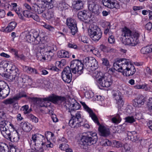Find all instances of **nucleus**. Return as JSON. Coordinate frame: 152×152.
<instances>
[{
	"mask_svg": "<svg viewBox=\"0 0 152 152\" xmlns=\"http://www.w3.org/2000/svg\"><path fill=\"white\" fill-rule=\"evenodd\" d=\"M65 106L67 107H70L71 110L68 112L70 113L71 117L69 122V125L72 128H77L80 127L83 121V116L80 111H77L75 115H73V112L75 110L80 109V105L75 99H73L69 101L65 102Z\"/></svg>",
	"mask_w": 152,
	"mask_h": 152,
	"instance_id": "nucleus-1",
	"label": "nucleus"
},
{
	"mask_svg": "<svg viewBox=\"0 0 152 152\" xmlns=\"http://www.w3.org/2000/svg\"><path fill=\"white\" fill-rule=\"evenodd\" d=\"M113 66L124 76H132L136 71L134 66L131 64L129 60L125 58L121 59L116 61L113 64Z\"/></svg>",
	"mask_w": 152,
	"mask_h": 152,
	"instance_id": "nucleus-2",
	"label": "nucleus"
},
{
	"mask_svg": "<svg viewBox=\"0 0 152 152\" xmlns=\"http://www.w3.org/2000/svg\"><path fill=\"white\" fill-rule=\"evenodd\" d=\"M122 36L125 38V44L132 46H136L138 43L139 34L137 32L132 33L127 27H125L122 30Z\"/></svg>",
	"mask_w": 152,
	"mask_h": 152,
	"instance_id": "nucleus-3",
	"label": "nucleus"
},
{
	"mask_svg": "<svg viewBox=\"0 0 152 152\" xmlns=\"http://www.w3.org/2000/svg\"><path fill=\"white\" fill-rule=\"evenodd\" d=\"M84 64L82 61L79 60H74L71 62L70 67H65L62 72V75H72L71 70L72 73L80 75L83 73Z\"/></svg>",
	"mask_w": 152,
	"mask_h": 152,
	"instance_id": "nucleus-4",
	"label": "nucleus"
},
{
	"mask_svg": "<svg viewBox=\"0 0 152 152\" xmlns=\"http://www.w3.org/2000/svg\"><path fill=\"white\" fill-rule=\"evenodd\" d=\"M98 139L97 134L92 132H88L85 133L81 139V142L83 148L85 150L88 148V146L95 144Z\"/></svg>",
	"mask_w": 152,
	"mask_h": 152,
	"instance_id": "nucleus-5",
	"label": "nucleus"
},
{
	"mask_svg": "<svg viewBox=\"0 0 152 152\" xmlns=\"http://www.w3.org/2000/svg\"><path fill=\"white\" fill-rule=\"evenodd\" d=\"M88 34L90 38L94 41H98L102 37V32L96 26L91 27L88 30Z\"/></svg>",
	"mask_w": 152,
	"mask_h": 152,
	"instance_id": "nucleus-6",
	"label": "nucleus"
},
{
	"mask_svg": "<svg viewBox=\"0 0 152 152\" xmlns=\"http://www.w3.org/2000/svg\"><path fill=\"white\" fill-rule=\"evenodd\" d=\"M0 124V130L3 136L9 140L11 134V132L8 128V125H10L12 127L13 125L10 122L5 121L4 122H1Z\"/></svg>",
	"mask_w": 152,
	"mask_h": 152,
	"instance_id": "nucleus-7",
	"label": "nucleus"
},
{
	"mask_svg": "<svg viewBox=\"0 0 152 152\" xmlns=\"http://www.w3.org/2000/svg\"><path fill=\"white\" fill-rule=\"evenodd\" d=\"M113 80L112 76L108 75L102 76L98 80V83L103 87H108L112 84Z\"/></svg>",
	"mask_w": 152,
	"mask_h": 152,
	"instance_id": "nucleus-8",
	"label": "nucleus"
},
{
	"mask_svg": "<svg viewBox=\"0 0 152 152\" xmlns=\"http://www.w3.org/2000/svg\"><path fill=\"white\" fill-rule=\"evenodd\" d=\"M10 72L9 75L8 76L7 78L9 79L11 81H13L15 80H18L20 73L18 69L15 65H12L11 68L10 69Z\"/></svg>",
	"mask_w": 152,
	"mask_h": 152,
	"instance_id": "nucleus-9",
	"label": "nucleus"
},
{
	"mask_svg": "<svg viewBox=\"0 0 152 152\" xmlns=\"http://www.w3.org/2000/svg\"><path fill=\"white\" fill-rule=\"evenodd\" d=\"M88 9L91 12L97 15L100 13L99 7L96 0H89Z\"/></svg>",
	"mask_w": 152,
	"mask_h": 152,
	"instance_id": "nucleus-10",
	"label": "nucleus"
},
{
	"mask_svg": "<svg viewBox=\"0 0 152 152\" xmlns=\"http://www.w3.org/2000/svg\"><path fill=\"white\" fill-rule=\"evenodd\" d=\"M50 46H47L45 47L44 44L42 43L40 44L38 48V51L39 52L37 53V56L38 60H41L42 59L44 60L46 59V57L44 56L45 53L47 51H50Z\"/></svg>",
	"mask_w": 152,
	"mask_h": 152,
	"instance_id": "nucleus-11",
	"label": "nucleus"
},
{
	"mask_svg": "<svg viewBox=\"0 0 152 152\" xmlns=\"http://www.w3.org/2000/svg\"><path fill=\"white\" fill-rule=\"evenodd\" d=\"M10 92L9 86L4 82H0V97L5 98L8 96Z\"/></svg>",
	"mask_w": 152,
	"mask_h": 152,
	"instance_id": "nucleus-12",
	"label": "nucleus"
},
{
	"mask_svg": "<svg viewBox=\"0 0 152 152\" xmlns=\"http://www.w3.org/2000/svg\"><path fill=\"white\" fill-rule=\"evenodd\" d=\"M26 97L27 95L25 92L23 91L19 92L13 98H10L5 100L3 103L6 104H11L14 103L15 101L19 100L22 97Z\"/></svg>",
	"mask_w": 152,
	"mask_h": 152,
	"instance_id": "nucleus-13",
	"label": "nucleus"
},
{
	"mask_svg": "<svg viewBox=\"0 0 152 152\" xmlns=\"http://www.w3.org/2000/svg\"><path fill=\"white\" fill-rule=\"evenodd\" d=\"M66 23L70 28L72 34L75 35L78 31L76 20L72 18H68L66 20Z\"/></svg>",
	"mask_w": 152,
	"mask_h": 152,
	"instance_id": "nucleus-14",
	"label": "nucleus"
},
{
	"mask_svg": "<svg viewBox=\"0 0 152 152\" xmlns=\"http://www.w3.org/2000/svg\"><path fill=\"white\" fill-rule=\"evenodd\" d=\"M88 61L86 63V66H88L87 67L91 71H94L96 70L98 67V62L93 57H90L88 58Z\"/></svg>",
	"mask_w": 152,
	"mask_h": 152,
	"instance_id": "nucleus-15",
	"label": "nucleus"
},
{
	"mask_svg": "<svg viewBox=\"0 0 152 152\" xmlns=\"http://www.w3.org/2000/svg\"><path fill=\"white\" fill-rule=\"evenodd\" d=\"M102 2L104 6L110 9L114 8L118 9L120 7L119 3L114 0H102Z\"/></svg>",
	"mask_w": 152,
	"mask_h": 152,
	"instance_id": "nucleus-16",
	"label": "nucleus"
},
{
	"mask_svg": "<svg viewBox=\"0 0 152 152\" xmlns=\"http://www.w3.org/2000/svg\"><path fill=\"white\" fill-rule=\"evenodd\" d=\"M113 96L115 100L117 101V104L118 107H121L124 104V101L123 100V96L121 92L118 91L114 92Z\"/></svg>",
	"mask_w": 152,
	"mask_h": 152,
	"instance_id": "nucleus-17",
	"label": "nucleus"
},
{
	"mask_svg": "<svg viewBox=\"0 0 152 152\" xmlns=\"http://www.w3.org/2000/svg\"><path fill=\"white\" fill-rule=\"evenodd\" d=\"M85 110L89 114L93 120L95 122L99 124L98 119L96 115L94 113L93 111L85 104L84 102H81Z\"/></svg>",
	"mask_w": 152,
	"mask_h": 152,
	"instance_id": "nucleus-18",
	"label": "nucleus"
},
{
	"mask_svg": "<svg viewBox=\"0 0 152 152\" xmlns=\"http://www.w3.org/2000/svg\"><path fill=\"white\" fill-rule=\"evenodd\" d=\"M146 101V98L142 95H138L134 100L133 104L134 107H139L143 105Z\"/></svg>",
	"mask_w": 152,
	"mask_h": 152,
	"instance_id": "nucleus-19",
	"label": "nucleus"
},
{
	"mask_svg": "<svg viewBox=\"0 0 152 152\" xmlns=\"http://www.w3.org/2000/svg\"><path fill=\"white\" fill-rule=\"evenodd\" d=\"M32 33V36L35 38L34 45L39 44L40 42H42L45 39V37L44 36L42 37L41 34L39 35L38 32L34 30Z\"/></svg>",
	"mask_w": 152,
	"mask_h": 152,
	"instance_id": "nucleus-20",
	"label": "nucleus"
},
{
	"mask_svg": "<svg viewBox=\"0 0 152 152\" xmlns=\"http://www.w3.org/2000/svg\"><path fill=\"white\" fill-rule=\"evenodd\" d=\"M97 125L99 126L98 128V130L101 133V136H107L109 135L110 134L109 129L106 127L105 126L101 125L99 122L98 124L95 121H94Z\"/></svg>",
	"mask_w": 152,
	"mask_h": 152,
	"instance_id": "nucleus-21",
	"label": "nucleus"
},
{
	"mask_svg": "<svg viewBox=\"0 0 152 152\" xmlns=\"http://www.w3.org/2000/svg\"><path fill=\"white\" fill-rule=\"evenodd\" d=\"M65 99L64 97L57 96H51L47 98H44V100L51 102L55 104H56L59 101H63Z\"/></svg>",
	"mask_w": 152,
	"mask_h": 152,
	"instance_id": "nucleus-22",
	"label": "nucleus"
},
{
	"mask_svg": "<svg viewBox=\"0 0 152 152\" xmlns=\"http://www.w3.org/2000/svg\"><path fill=\"white\" fill-rule=\"evenodd\" d=\"M53 5H50V7L49 8L48 12L46 14L42 15V16L48 20L53 19L54 17V10L53 9Z\"/></svg>",
	"mask_w": 152,
	"mask_h": 152,
	"instance_id": "nucleus-23",
	"label": "nucleus"
},
{
	"mask_svg": "<svg viewBox=\"0 0 152 152\" xmlns=\"http://www.w3.org/2000/svg\"><path fill=\"white\" fill-rule=\"evenodd\" d=\"M83 4V0H75L72 3L74 8L77 10L82 9Z\"/></svg>",
	"mask_w": 152,
	"mask_h": 152,
	"instance_id": "nucleus-24",
	"label": "nucleus"
},
{
	"mask_svg": "<svg viewBox=\"0 0 152 152\" xmlns=\"http://www.w3.org/2000/svg\"><path fill=\"white\" fill-rule=\"evenodd\" d=\"M23 69L24 72L30 74H37L38 72L37 70L34 68L29 66L24 65L23 66Z\"/></svg>",
	"mask_w": 152,
	"mask_h": 152,
	"instance_id": "nucleus-25",
	"label": "nucleus"
},
{
	"mask_svg": "<svg viewBox=\"0 0 152 152\" xmlns=\"http://www.w3.org/2000/svg\"><path fill=\"white\" fill-rule=\"evenodd\" d=\"M31 99L35 103L37 104L40 107H46L44 98L42 99L40 98L37 97H32Z\"/></svg>",
	"mask_w": 152,
	"mask_h": 152,
	"instance_id": "nucleus-26",
	"label": "nucleus"
},
{
	"mask_svg": "<svg viewBox=\"0 0 152 152\" xmlns=\"http://www.w3.org/2000/svg\"><path fill=\"white\" fill-rule=\"evenodd\" d=\"M20 125L22 129L26 132H30L32 128V126L31 124L25 121L21 122Z\"/></svg>",
	"mask_w": 152,
	"mask_h": 152,
	"instance_id": "nucleus-27",
	"label": "nucleus"
},
{
	"mask_svg": "<svg viewBox=\"0 0 152 152\" xmlns=\"http://www.w3.org/2000/svg\"><path fill=\"white\" fill-rule=\"evenodd\" d=\"M17 25L16 23L15 22H10L8 26L5 28H3L2 31L3 32L8 33L10 32L14 29Z\"/></svg>",
	"mask_w": 152,
	"mask_h": 152,
	"instance_id": "nucleus-28",
	"label": "nucleus"
},
{
	"mask_svg": "<svg viewBox=\"0 0 152 152\" xmlns=\"http://www.w3.org/2000/svg\"><path fill=\"white\" fill-rule=\"evenodd\" d=\"M77 16L78 18L82 21L84 20H87L89 18V15H87V11L85 10L79 11Z\"/></svg>",
	"mask_w": 152,
	"mask_h": 152,
	"instance_id": "nucleus-29",
	"label": "nucleus"
},
{
	"mask_svg": "<svg viewBox=\"0 0 152 152\" xmlns=\"http://www.w3.org/2000/svg\"><path fill=\"white\" fill-rule=\"evenodd\" d=\"M19 139V134L17 131H15L11 133L9 140L12 142H17Z\"/></svg>",
	"mask_w": 152,
	"mask_h": 152,
	"instance_id": "nucleus-30",
	"label": "nucleus"
},
{
	"mask_svg": "<svg viewBox=\"0 0 152 152\" xmlns=\"http://www.w3.org/2000/svg\"><path fill=\"white\" fill-rule=\"evenodd\" d=\"M35 147L34 149H32L31 152H42L44 151L43 148V143L35 144Z\"/></svg>",
	"mask_w": 152,
	"mask_h": 152,
	"instance_id": "nucleus-31",
	"label": "nucleus"
},
{
	"mask_svg": "<svg viewBox=\"0 0 152 152\" xmlns=\"http://www.w3.org/2000/svg\"><path fill=\"white\" fill-rule=\"evenodd\" d=\"M99 49L102 51L104 52L111 53L115 51V49L110 48L107 47L103 45H100Z\"/></svg>",
	"mask_w": 152,
	"mask_h": 152,
	"instance_id": "nucleus-32",
	"label": "nucleus"
},
{
	"mask_svg": "<svg viewBox=\"0 0 152 152\" xmlns=\"http://www.w3.org/2000/svg\"><path fill=\"white\" fill-rule=\"evenodd\" d=\"M140 51L143 54H146L152 52V45L142 48Z\"/></svg>",
	"mask_w": 152,
	"mask_h": 152,
	"instance_id": "nucleus-33",
	"label": "nucleus"
},
{
	"mask_svg": "<svg viewBox=\"0 0 152 152\" xmlns=\"http://www.w3.org/2000/svg\"><path fill=\"white\" fill-rule=\"evenodd\" d=\"M49 48L50 51L48 50L45 53H47L49 55L53 57L54 55V51L57 50L56 47L55 45H53L51 46H50Z\"/></svg>",
	"mask_w": 152,
	"mask_h": 152,
	"instance_id": "nucleus-34",
	"label": "nucleus"
},
{
	"mask_svg": "<svg viewBox=\"0 0 152 152\" xmlns=\"http://www.w3.org/2000/svg\"><path fill=\"white\" fill-rule=\"evenodd\" d=\"M128 137L129 138H130L131 140L133 142H136L139 139L137 134L135 131H133L132 133H131L130 135H129Z\"/></svg>",
	"mask_w": 152,
	"mask_h": 152,
	"instance_id": "nucleus-35",
	"label": "nucleus"
},
{
	"mask_svg": "<svg viewBox=\"0 0 152 152\" xmlns=\"http://www.w3.org/2000/svg\"><path fill=\"white\" fill-rule=\"evenodd\" d=\"M57 55L60 58H69V57L68 52L64 50L58 51Z\"/></svg>",
	"mask_w": 152,
	"mask_h": 152,
	"instance_id": "nucleus-36",
	"label": "nucleus"
},
{
	"mask_svg": "<svg viewBox=\"0 0 152 152\" xmlns=\"http://www.w3.org/2000/svg\"><path fill=\"white\" fill-rule=\"evenodd\" d=\"M43 136L42 135L39 134H35L34 135H33L31 137V139L33 142L35 143H37L36 142H38V141L42 140V138Z\"/></svg>",
	"mask_w": 152,
	"mask_h": 152,
	"instance_id": "nucleus-37",
	"label": "nucleus"
},
{
	"mask_svg": "<svg viewBox=\"0 0 152 152\" xmlns=\"http://www.w3.org/2000/svg\"><path fill=\"white\" fill-rule=\"evenodd\" d=\"M41 8L40 7L39 4L38 5L34 4L32 6L33 10H34V11L38 14H41L43 12L42 10H41Z\"/></svg>",
	"mask_w": 152,
	"mask_h": 152,
	"instance_id": "nucleus-38",
	"label": "nucleus"
},
{
	"mask_svg": "<svg viewBox=\"0 0 152 152\" xmlns=\"http://www.w3.org/2000/svg\"><path fill=\"white\" fill-rule=\"evenodd\" d=\"M26 38L28 42L34 44L35 38L33 37L31 34L28 33L27 34L26 36Z\"/></svg>",
	"mask_w": 152,
	"mask_h": 152,
	"instance_id": "nucleus-39",
	"label": "nucleus"
},
{
	"mask_svg": "<svg viewBox=\"0 0 152 152\" xmlns=\"http://www.w3.org/2000/svg\"><path fill=\"white\" fill-rule=\"evenodd\" d=\"M62 77L64 81L67 83H69L71 81L72 75H62Z\"/></svg>",
	"mask_w": 152,
	"mask_h": 152,
	"instance_id": "nucleus-40",
	"label": "nucleus"
},
{
	"mask_svg": "<svg viewBox=\"0 0 152 152\" xmlns=\"http://www.w3.org/2000/svg\"><path fill=\"white\" fill-rule=\"evenodd\" d=\"M20 78L22 80V82L24 83L26 82L27 81L30 82L31 81V78L29 76L25 74H22Z\"/></svg>",
	"mask_w": 152,
	"mask_h": 152,
	"instance_id": "nucleus-41",
	"label": "nucleus"
},
{
	"mask_svg": "<svg viewBox=\"0 0 152 152\" xmlns=\"http://www.w3.org/2000/svg\"><path fill=\"white\" fill-rule=\"evenodd\" d=\"M27 118L33 122L37 123L38 121V119L31 114H28L27 115Z\"/></svg>",
	"mask_w": 152,
	"mask_h": 152,
	"instance_id": "nucleus-42",
	"label": "nucleus"
},
{
	"mask_svg": "<svg viewBox=\"0 0 152 152\" xmlns=\"http://www.w3.org/2000/svg\"><path fill=\"white\" fill-rule=\"evenodd\" d=\"M121 118L119 114H117L112 119V122L115 124H118L121 121Z\"/></svg>",
	"mask_w": 152,
	"mask_h": 152,
	"instance_id": "nucleus-43",
	"label": "nucleus"
},
{
	"mask_svg": "<svg viewBox=\"0 0 152 152\" xmlns=\"http://www.w3.org/2000/svg\"><path fill=\"white\" fill-rule=\"evenodd\" d=\"M23 111L25 114H29V113L31 111V109L30 108L29 109V107L27 105H25L22 107Z\"/></svg>",
	"mask_w": 152,
	"mask_h": 152,
	"instance_id": "nucleus-44",
	"label": "nucleus"
},
{
	"mask_svg": "<svg viewBox=\"0 0 152 152\" xmlns=\"http://www.w3.org/2000/svg\"><path fill=\"white\" fill-rule=\"evenodd\" d=\"M147 85L145 84L142 85H137L134 86V87L136 89H145L146 90L147 89Z\"/></svg>",
	"mask_w": 152,
	"mask_h": 152,
	"instance_id": "nucleus-45",
	"label": "nucleus"
},
{
	"mask_svg": "<svg viewBox=\"0 0 152 152\" xmlns=\"http://www.w3.org/2000/svg\"><path fill=\"white\" fill-rule=\"evenodd\" d=\"M130 148L127 144L124 145V147L122 148L121 152H130Z\"/></svg>",
	"mask_w": 152,
	"mask_h": 152,
	"instance_id": "nucleus-46",
	"label": "nucleus"
},
{
	"mask_svg": "<svg viewBox=\"0 0 152 152\" xmlns=\"http://www.w3.org/2000/svg\"><path fill=\"white\" fill-rule=\"evenodd\" d=\"M32 13L30 11L26 10L23 11V15L27 18H29L30 17H31V15L32 14Z\"/></svg>",
	"mask_w": 152,
	"mask_h": 152,
	"instance_id": "nucleus-47",
	"label": "nucleus"
},
{
	"mask_svg": "<svg viewBox=\"0 0 152 152\" xmlns=\"http://www.w3.org/2000/svg\"><path fill=\"white\" fill-rule=\"evenodd\" d=\"M125 121L130 123H132L135 121V120L133 116H128L125 118Z\"/></svg>",
	"mask_w": 152,
	"mask_h": 152,
	"instance_id": "nucleus-48",
	"label": "nucleus"
},
{
	"mask_svg": "<svg viewBox=\"0 0 152 152\" xmlns=\"http://www.w3.org/2000/svg\"><path fill=\"white\" fill-rule=\"evenodd\" d=\"M85 96L86 98L89 99L93 96V94L91 92L86 91L85 93Z\"/></svg>",
	"mask_w": 152,
	"mask_h": 152,
	"instance_id": "nucleus-49",
	"label": "nucleus"
},
{
	"mask_svg": "<svg viewBox=\"0 0 152 152\" xmlns=\"http://www.w3.org/2000/svg\"><path fill=\"white\" fill-rule=\"evenodd\" d=\"M114 146L117 148H119L122 146V144L120 141L115 140L113 142Z\"/></svg>",
	"mask_w": 152,
	"mask_h": 152,
	"instance_id": "nucleus-50",
	"label": "nucleus"
},
{
	"mask_svg": "<svg viewBox=\"0 0 152 152\" xmlns=\"http://www.w3.org/2000/svg\"><path fill=\"white\" fill-rule=\"evenodd\" d=\"M102 60V64L104 65L107 66V67H110L109 62L107 58H103Z\"/></svg>",
	"mask_w": 152,
	"mask_h": 152,
	"instance_id": "nucleus-51",
	"label": "nucleus"
},
{
	"mask_svg": "<svg viewBox=\"0 0 152 152\" xmlns=\"http://www.w3.org/2000/svg\"><path fill=\"white\" fill-rule=\"evenodd\" d=\"M43 26L46 29L50 31H53L54 30V28L53 27L49 25L45 24L43 25Z\"/></svg>",
	"mask_w": 152,
	"mask_h": 152,
	"instance_id": "nucleus-52",
	"label": "nucleus"
},
{
	"mask_svg": "<svg viewBox=\"0 0 152 152\" xmlns=\"http://www.w3.org/2000/svg\"><path fill=\"white\" fill-rule=\"evenodd\" d=\"M31 16V17H30V18H32L34 20L36 21H38L39 20V16L35 14L32 13Z\"/></svg>",
	"mask_w": 152,
	"mask_h": 152,
	"instance_id": "nucleus-53",
	"label": "nucleus"
},
{
	"mask_svg": "<svg viewBox=\"0 0 152 152\" xmlns=\"http://www.w3.org/2000/svg\"><path fill=\"white\" fill-rule=\"evenodd\" d=\"M107 25L108 27L107 28L104 30V33L105 34H108L109 35H110V32H109V28H110V24L108 23H107Z\"/></svg>",
	"mask_w": 152,
	"mask_h": 152,
	"instance_id": "nucleus-54",
	"label": "nucleus"
},
{
	"mask_svg": "<svg viewBox=\"0 0 152 152\" xmlns=\"http://www.w3.org/2000/svg\"><path fill=\"white\" fill-rule=\"evenodd\" d=\"M103 142L104 143L103 144V145L104 146H110L111 144V142L107 139L104 140Z\"/></svg>",
	"mask_w": 152,
	"mask_h": 152,
	"instance_id": "nucleus-55",
	"label": "nucleus"
},
{
	"mask_svg": "<svg viewBox=\"0 0 152 152\" xmlns=\"http://www.w3.org/2000/svg\"><path fill=\"white\" fill-rule=\"evenodd\" d=\"M108 41L111 44L114 43L115 41L114 36L113 35H110L108 38Z\"/></svg>",
	"mask_w": 152,
	"mask_h": 152,
	"instance_id": "nucleus-56",
	"label": "nucleus"
},
{
	"mask_svg": "<svg viewBox=\"0 0 152 152\" xmlns=\"http://www.w3.org/2000/svg\"><path fill=\"white\" fill-rule=\"evenodd\" d=\"M124 130V127L123 126H119L118 127L117 132L118 133H121Z\"/></svg>",
	"mask_w": 152,
	"mask_h": 152,
	"instance_id": "nucleus-57",
	"label": "nucleus"
},
{
	"mask_svg": "<svg viewBox=\"0 0 152 152\" xmlns=\"http://www.w3.org/2000/svg\"><path fill=\"white\" fill-rule=\"evenodd\" d=\"M145 28L148 30H150L151 29L152 27V23L151 22H149L145 25Z\"/></svg>",
	"mask_w": 152,
	"mask_h": 152,
	"instance_id": "nucleus-58",
	"label": "nucleus"
},
{
	"mask_svg": "<svg viewBox=\"0 0 152 152\" xmlns=\"http://www.w3.org/2000/svg\"><path fill=\"white\" fill-rule=\"evenodd\" d=\"M64 146L67 147L68 146V145L66 144H61L60 145L59 148L61 150H65L66 148L64 147Z\"/></svg>",
	"mask_w": 152,
	"mask_h": 152,
	"instance_id": "nucleus-59",
	"label": "nucleus"
},
{
	"mask_svg": "<svg viewBox=\"0 0 152 152\" xmlns=\"http://www.w3.org/2000/svg\"><path fill=\"white\" fill-rule=\"evenodd\" d=\"M68 46L69 48H73L74 49H76L77 47V46L74 43H69L68 44Z\"/></svg>",
	"mask_w": 152,
	"mask_h": 152,
	"instance_id": "nucleus-60",
	"label": "nucleus"
},
{
	"mask_svg": "<svg viewBox=\"0 0 152 152\" xmlns=\"http://www.w3.org/2000/svg\"><path fill=\"white\" fill-rule=\"evenodd\" d=\"M24 6L26 8L29 10H32L33 11H34V10H33L32 9V7H31L30 5L27 3H25L24 4Z\"/></svg>",
	"mask_w": 152,
	"mask_h": 152,
	"instance_id": "nucleus-61",
	"label": "nucleus"
},
{
	"mask_svg": "<svg viewBox=\"0 0 152 152\" xmlns=\"http://www.w3.org/2000/svg\"><path fill=\"white\" fill-rule=\"evenodd\" d=\"M48 69L50 70H53L54 71H56L58 69L55 66H53L51 65L48 66Z\"/></svg>",
	"mask_w": 152,
	"mask_h": 152,
	"instance_id": "nucleus-62",
	"label": "nucleus"
},
{
	"mask_svg": "<svg viewBox=\"0 0 152 152\" xmlns=\"http://www.w3.org/2000/svg\"><path fill=\"white\" fill-rule=\"evenodd\" d=\"M5 15V11L3 10L0 9V18H3Z\"/></svg>",
	"mask_w": 152,
	"mask_h": 152,
	"instance_id": "nucleus-63",
	"label": "nucleus"
},
{
	"mask_svg": "<svg viewBox=\"0 0 152 152\" xmlns=\"http://www.w3.org/2000/svg\"><path fill=\"white\" fill-rule=\"evenodd\" d=\"M10 51L11 53H14V55L15 56H18V50H16L13 48H12L10 49Z\"/></svg>",
	"mask_w": 152,
	"mask_h": 152,
	"instance_id": "nucleus-64",
	"label": "nucleus"
}]
</instances>
